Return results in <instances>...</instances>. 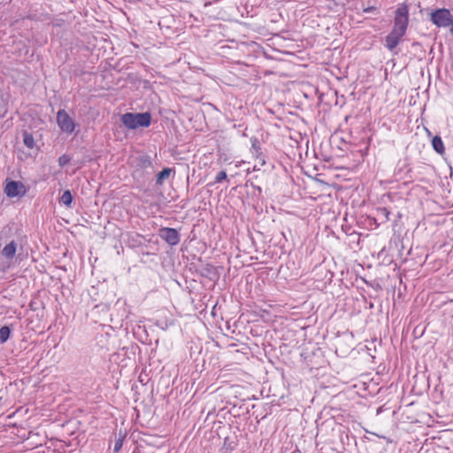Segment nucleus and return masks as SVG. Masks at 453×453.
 Wrapping results in <instances>:
<instances>
[{
	"mask_svg": "<svg viewBox=\"0 0 453 453\" xmlns=\"http://www.w3.org/2000/svg\"><path fill=\"white\" fill-rule=\"evenodd\" d=\"M121 122L128 129L148 127L151 123V114L148 111L140 113L127 112L121 116Z\"/></svg>",
	"mask_w": 453,
	"mask_h": 453,
	"instance_id": "obj_1",
	"label": "nucleus"
},
{
	"mask_svg": "<svg viewBox=\"0 0 453 453\" xmlns=\"http://www.w3.org/2000/svg\"><path fill=\"white\" fill-rule=\"evenodd\" d=\"M393 22L392 31L406 34L409 26V5L407 4L402 3L397 5Z\"/></svg>",
	"mask_w": 453,
	"mask_h": 453,
	"instance_id": "obj_2",
	"label": "nucleus"
},
{
	"mask_svg": "<svg viewBox=\"0 0 453 453\" xmlns=\"http://www.w3.org/2000/svg\"><path fill=\"white\" fill-rule=\"evenodd\" d=\"M430 20L439 28L453 27V15L447 8H439L430 13Z\"/></svg>",
	"mask_w": 453,
	"mask_h": 453,
	"instance_id": "obj_3",
	"label": "nucleus"
},
{
	"mask_svg": "<svg viewBox=\"0 0 453 453\" xmlns=\"http://www.w3.org/2000/svg\"><path fill=\"white\" fill-rule=\"evenodd\" d=\"M57 122L59 128L67 134H71L75 129L73 119L68 115L65 110H59L57 113Z\"/></svg>",
	"mask_w": 453,
	"mask_h": 453,
	"instance_id": "obj_4",
	"label": "nucleus"
},
{
	"mask_svg": "<svg viewBox=\"0 0 453 453\" xmlns=\"http://www.w3.org/2000/svg\"><path fill=\"white\" fill-rule=\"evenodd\" d=\"M158 236L170 246H175L180 241L178 230L172 227L160 228L158 231Z\"/></svg>",
	"mask_w": 453,
	"mask_h": 453,
	"instance_id": "obj_5",
	"label": "nucleus"
},
{
	"mask_svg": "<svg viewBox=\"0 0 453 453\" xmlns=\"http://www.w3.org/2000/svg\"><path fill=\"white\" fill-rule=\"evenodd\" d=\"M4 193L10 198L22 196L26 194V187L20 181L9 180L5 185Z\"/></svg>",
	"mask_w": 453,
	"mask_h": 453,
	"instance_id": "obj_6",
	"label": "nucleus"
},
{
	"mask_svg": "<svg viewBox=\"0 0 453 453\" xmlns=\"http://www.w3.org/2000/svg\"><path fill=\"white\" fill-rule=\"evenodd\" d=\"M405 35L403 34H401V33H398V32H395V31H390L389 34L385 37V43H384V46L391 52H393L394 54H397V52L395 51V49L396 47L399 45V43L401 42L402 41V38Z\"/></svg>",
	"mask_w": 453,
	"mask_h": 453,
	"instance_id": "obj_7",
	"label": "nucleus"
},
{
	"mask_svg": "<svg viewBox=\"0 0 453 453\" xmlns=\"http://www.w3.org/2000/svg\"><path fill=\"white\" fill-rule=\"evenodd\" d=\"M153 173H154V170L134 169V171L132 173V176H133L135 183L139 187H143L149 183Z\"/></svg>",
	"mask_w": 453,
	"mask_h": 453,
	"instance_id": "obj_8",
	"label": "nucleus"
},
{
	"mask_svg": "<svg viewBox=\"0 0 453 453\" xmlns=\"http://www.w3.org/2000/svg\"><path fill=\"white\" fill-rule=\"evenodd\" d=\"M134 169L154 170L151 157L146 154L136 157L134 158Z\"/></svg>",
	"mask_w": 453,
	"mask_h": 453,
	"instance_id": "obj_9",
	"label": "nucleus"
},
{
	"mask_svg": "<svg viewBox=\"0 0 453 453\" xmlns=\"http://www.w3.org/2000/svg\"><path fill=\"white\" fill-rule=\"evenodd\" d=\"M200 275L213 281L217 280L219 278L217 268L211 264H206L201 269Z\"/></svg>",
	"mask_w": 453,
	"mask_h": 453,
	"instance_id": "obj_10",
	"label": "nucleus"
},
{
	"mask_svg": "<svg viewBox=\"0 0 453 453\" xmlns=\"http://www.w3.org/2000/svg\"><path fill=\"white\" fill-rule=\"evenodd\" d=\"M17 251V243L15 241H11L2 250V255L7 259H12Z\"/></svg>",
	"mask_w": 453,
	"mask_h": 453,
	"instance_id": "obj_11",
	"label": "nucleus"
},
{
	"mask_svg": "<svg viewBox=\"0 0 453 453\" xmlns=\"http://www.w3.org/2000/svg\"><path fill=\"white\" fill-rule=\"evenodd\" d=\"M236 445H237V443L234 440L226 436L224 439V442H223L220 451H221V453H230L231 451H233L235 449Z\"/></svg>",
	"mask_w": 453,
	"mask_h": 453,
	"instance_id": "obj_12",
	"label": "nucleus"
},
{
	"mask_svg": "<svg viewBox=\"0 0 453 453\" xmlns=\"http://www.w3.org/2000/svg\"><path fill=\"white\" fill-rule=\"evenodd\" d=\"M432 146L433 149L440 155H442L445 151L443 142L439 135H435L432 139Z\"/></svg>",
	"mask_w": 453,
	"mask_h": 453,
	"instance_id": "obj_13",
	"label": "nucleus"
},
{
	"mask_svg": "<svg viewBox=\"0 0 453 453\" xmlns=\"http://www.w3.org/2000/svg\"><path fill=\"white\" fill-rule=\"evenodd\" d=\"M171 173H172V169L168 168V167H165L161 172H159L157 174L156 185H157V186L163 185L164 181L170 177Z\"/></svg>",
	"mask_w": 453,
	"mask_h": 453,
	"instance_id": "obj_14",
	"label": "nucleus"
},
{
	"mask_svg": "<svg viewBox=\"0 0 453 453\" xmlns=\"http://www.w3.org/2000/svg\"><path fill=\"white\" fill-rule=\"evenodd\" d=\"M23 142L28 149H33L35 147V140L34 136L31 133L27 131H23Z\"/></svg>",
	"mask_w": 453,
	"mask_h": 453,
	"instance_id": "obj_15",
	"label": "nucleus"
},
{
	"mask_svg": "<svg viewBox=\"0 0 453 453\" xmlns=\"http://www.w3.org/2000/svg\"><path fill=\"white\" fill-rule=\"evenodd\" d=\"M251 152L257 158L262 156L260 142L257 138H251Z\"/></svg>",
	"mask_w": 453,
	"mask_h": 453,
	"instance_id": "obj_16",
	"label": "nucleus"
},
{
	"mask_svg": "<svg viewBox=\"0 0 453 453\" xmlns=\"http://www.w3.org/2000/svg\"><path fill=\"white\" fill-rule=\"evenodd\" d=\"M12 330L9 326H4L0 328V342L4 343L10 338Z\"/></svg>",
	"mask_w": 453,
	"mask_h": 453,
	"instance_id": "obj_17",
	"label": "nucleus"
},
{
	"mask_svg": "<svg viewBox=\"0 0 453 453\" xmlns=\"http://www.w3.org/2000/svg\"><path fill=\"white\" fill-rule=\"evenodd\" d=\"M60 203L65 204L67 207H71L73 203V196L70 190H65L63 195L60 197Z\"/></svg>",
	"mask_w": 453,
	"mask_h": 453,
	"instance_id": "obj_18",
	"label": "nucleus"
},
{
	"mask_svg": "<svg viewBox=\"0 0 453 453\" xmlns=\"http://www.w3.org/2000/svg\"><path fill=\"white\" fill-rule=\"evenodd\" d=\"M125 438H126V434H122L120 431L119 438L116 439V441L114 442L113 451L115 453L121 449V448L123 446V441L125 440Z\"/></svg>",
	"mask_w": 453,
	"mask_h": 453,
	"instance_id": "obj_19",
	"label": "nucleus"
},
{
	"mask_svg": "<svg viewBox=\"0 0 453 453\" xmlns=\"http://www.w3.org/2000/svg\"><path fill=\"white\" fill-rule=\"evenodd\" d=\"M70 161H71V157L68 155H66V154H64V155H62V156H60L58 157V165L61 167H63V166L66 165L67 164H69Z\"/></svg>",
	"mask_w": 453,
	"mask_h": 453,
	"instance_id": "obj_20",
	"label": "nucleus"
},
{
	"mask_svg": "<svg viewBox=\"0 0 453 453\" xmlns=\"http://www.w3.org/2000/svg\"><path fill=\"white\" fill-rule=\"evenodd\" d=\"M226 179V173L225 171H220L215 177V182L219 183Z\"/></svg>",
	"mask_w": 453,
	"mask_h": 453,
	"instance_id": "obj_21",
	"label": "nucleus"
},
{
	"mask_svg": "<svg viewBox=\"0 0 453 453\" xmlns=\"http://www.w3.org/2000/svg\"><path fill=\"white\" fill-rule=\"evenodd\" d=\"M363 12L379 14L380 11L376 6H369V7L364 8Z\"/></svg>",
	"mask_w": 453,
	"mask_h": 453,
	"instance_id": "obj_22",
	"label": "nucleus"
},
{
	"mask_svg": "<svg viewBox=\"0 0 453 453\" xmlns=\"http://www.w3.org/2000/svg\"><path fill=\"white\" fill-rule=\"evenodd\" d=\"M257 159H259V161L257 164L254 165V171L259 170V166H263L265 165V160L262 156H260Z\"/></svg>",
	"mask_w": 453,
	"mask_h": 453,
	"instance_id": "obj_23",
	"label": "nucleus"
},
{
	"mask_svg": "<svg viewBox=\"0 0 453 453\" xmlns=\"http://www.w3.org/2000/svg\"><path fill=\"white\" fill-rule=\"evenodd\" d=\"M381 211L385 215L386 219H388L389 211L386 208H383Z\"/></svg>",
	"mask_w": 453,
	"mask_h": 453,
	"instance_id": "obj_24",
	"label": "nucleus"
},
{
	"mask_svg": "<svg viewBox=\"0 0 453 453\" xmlns=\"http://www.w3.org/2000/svg\"><path fill=\"white\" fill-rule=\"evenodd\" d=\"M125 2H127L129 4H136L138 2H142V0H124Z\"/></svg>",
	"mask_w": 453,
	"mask_h": 453,
	"instance_id": "obj_25",
	"label": "nucleus"
},
{
	"mask_svg": "<svg viewBox=\"0 0 453 453\" xmlns=\"http://www.w3.org/2000/svg\"><path fill=\"white\" fill-rule=\"evenodd\" d=\"M251 186H252L253 188H255V186L253 185V183H251ZM256 188H257L259 192H261V188H259V187H256Z\"/></svg>",
	"mask_w": 453,
	"mask_h": 453,
	"instance_id": "obj_26",
	"label": "nucleus"
},
{
	"mask_svg": "<svg viewBox=\"0 0 453 453\" xmlns=\"http://www.w3.org/2000/svg\"><path fill=\"white\" fill-rule=\"evenodd\" d=\"M449 33L453 36V27L450 28Z\"/></svg>",
	"mask_w": 453,
	"mask_h": 453,
	"instance_id": "obj_27",
	"label": "nucleus"
},
{
	"mask_svg": "<svg viewBox=\"0 0 453 453\" xmlns=\"http://www.w3.org/2000/svg\"><path fill=\"white\" fill-rule=\"evenodd\" d=\"M412 45H413V46H415V45H418V42H413V44H412Z\"/></svg>",
	"mask_w": 453,
	"mask_h": 453,
	"instance_id": "obj_28",
	"label": "nucleus"
}]
</instances>
